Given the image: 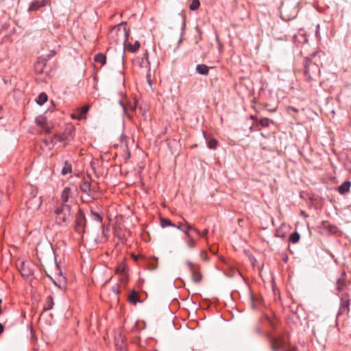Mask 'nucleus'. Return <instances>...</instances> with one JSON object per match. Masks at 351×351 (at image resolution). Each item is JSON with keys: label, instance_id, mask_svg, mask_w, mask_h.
Listing matches in <instances>:
<instances>
[{"label": "nucleus", "instance_id": "42", "mask_svg": "<svg viewBox=\"0 0 351 351\" xmlns=\"http://www.w3.org/2000/svg\"><path fill=\"white\" fill-rule=\"evenodd\" d=\"M291 108L292 109V110H293V111H294V112H298V110H297V109H295V108L291 107Z\"/></svg>", "mask_w": 351, "mask_h": 351}, {"label": "nucleus", "instance_id": "9", "mask_svg": "<svg viewBox=\"0 0 351 351\" xmlns=\"http://www.w3.org/2000/svg\"><path fill=\"white\" fill-rule=\"evenodd\" d=\"M114 343L117 349L119 351H127V343L125 336L119 332L114 337Z\"/></svg>", "mask_w": 351, "mask_h": 351}, {"label": "nucleus", "instance_id": "6", "mask_svg": "<svg viewBox=\"0 0 351 351\" xmlns=\"http://www.w3.org/2000/svg\"><path fill=\"white\" fill-rule=\"evenodd\" d=\"M350 295L348 293L345 292L340 295V306L338 311V315H347L350 311Z\"/></svg>", "mask_w": 351, "mask_h": 351}, {"label": "nucleus", "instance_id": "30", "mask_svg": "<svg viewBox=\"0 0 351 351\" xmlns=\"http://www.w3.org/2000/svg\"><path fill=\"white\" fill-rule=\"evenodd\" d=\"M90 215H91L92 219L93 220H95L97 222H99V223H101L102 221V217L97 212H95L91 210Z\"/></svg>", "mask_w": 351, "mask_h": 351}, {"label": "nucleus", "instance_id": "20", "mask_svg": "<svg viewBox=\"0 0 351 351\" xmlns=\"http://www.w3.org/2000/svg\"><path fill=\"white\" fill-rule=\"evenodd\" d=\"M71 172H72L71 164L67 160L64 161V166L61 170L62 175L65 176L69 173H71Z\"/></svg>", "mask_w": 351, "mask_h": 351}, {"label": "nucleus", "instance_id": "26", "mask_svg": "<svg viewBox=\"0 0 351 351\" xmlns=\"http://www.w3.org/2000/svg\"><path fill=\"white\" fill-rule=\"evenodd\" d=\"M95 61L96 62H99V63H101V65H104L106 62V57L104 54L103 53H97L95 56V58H94Z\"/></svg>", "mask_w": 351, "mask_h": 351}, {"label": "nucleus", "instance_id": "44", "mask_svg": "<svg viewBox=\"0 0 351 351\" xmlns=\"http://www.w3.org/2000/svg\"><path fill=\"white\" fill-rule=\"evenodd\" d=\"M60 141H62V138H59Z\"/></svg>", "mask_w": 351, "mask_h": 351}, {"label": "nucleus", "instance_id": "15", "mask_svg": "<svg viewBox=\"0 0 351 351\" xmlns=\"http://www.w3.org/2000/svg\"><path fill=\"white\" fill-rule=\"evenodd\" d=\"M36 123L40 126L43 130L48 133L51 131V125L47 123L45 117H39L36 119Z\"/></svg>", "mask_w": 351, "mask_h": 351}, {"label": "nucleus", "instance_id": "40", "mask_svg": "<svg viewBox=\"0 0 351 351\" xmlns=\"http://www.w3.org/2000/svg\"><path fill=\"white\" fill-rule=\"evenodd\" d=\"M4 329L3 326L0 323V334L3 332Z\"/></svg>", "mask_w": 351, "mask_h": 351}, {"label": "nucleus", "instance_id": "37", "mask_svg": "<svg viewBox=\"0 0 351 351\" xmlns=\"http://www.w3.org/2000/svg\"><path fill=\"white\" fill-rule=\"evenodd\" d=\"M40 3L42 7H45V5L49 3V0H42L41 1H40Z\"/></svg>", "mask_w": 351, "mask_h": 351}, {"label": "nucleus", "instance_id": "1", "mask_svg": "<svg viewBox=\"0 0 351 351\" xmlns=\"http://www.w3.org/2000/svg\"><path fill=\"white\" fill-rule=\"evenodd\" d=\"M318 53V51H315L305 58L304 75L305 80L308 82L316 80V77L320 74L318 64L319 61L316 59Z\"/></svg>", "mask_w": 351, "mask_h": 351}, {"label": "nucleus", "instance_id": "12", "mask_svg": "<svg viewBox=\"0 0 351 351\" xmlns=\"http://www.w3.org/2000/svg\"><path fill=\"white\" fill-rule=\"evenodd\" d=\"M86 218L84 215L80 211L76 216L75 230L78 233L84 232L85 227Z\"/></svg>", "mask_w": 351, "mask_h": 351}, {"label": "nucleus", "instance_id": "35", "mask_svg": "<svg viewBox=\"0 0 351 351\" xmlns=\"http://www.w3.org/2000/svg\"><path fill=\"white\" fill-rule=\"evenodd\" d=\"M208 234V229H204L202 232H200V234H197V235H199V237H206L207 235Z\"/></svg>", "mask_w": 351, "mask_h": 351}, {"label": "nucleus", "instance_id": "24", "mask_svg": "<svg viewBox=\"0 0 351 351\" xmlns=\"http://www.w3.org/2000/svg\"><path fill=\"white\" fill-rule=\"evenodd\" d=\"M185 243L188 247L193 249L196 246V241L192 235H189L185 239Z\"/></svg>", "mask_w": 351, "mask_h": 351}, {"label": "nucleus", "instance_id": "3", "mask_svg": "<svg viewBox=\"0 0 351 351\" xmlns=\"http://www.w3.org/2000/svg\"><path fill=\"white\" fill-rule=\"evenodd\" d=\"M80 188L82 192L86 195L85 197H82L84 202H90L98 198L96 188L91 184L88 179L84 178L80 184Z\"/></svg>", "mask_w": 351, "mask_h": 351}, {"label": "nucleus", "instance_id": "7", "mask_svg": "<svg viewBox=\"0 0 351 351\" xmlns=\"http://www.w3.org/2000/svg\"><path fill=\"white\" fill-rule=\"evenodd\" d=\"M269 342L272 351H280L285 346V340L281 336L269 337Z\"/></svg>", "mask_w": 351, "mask_h": 351}, {"label": "nucleus", "instance_id": "39", "mask_svg": "<svg viewBox=\"0 0 351 351\" xmlns=\"http://www.w3.org/2000/svg\"><path fill=\"white\" fill-rule=\"evenodd\" d=\"M112 290H113V291H114L116 294H118V293H119V291H119V286H118V285H117L116 287H114L112 288Z\"/></svg>", "mask_w": 351, "mask_h": 351}, {"label": "nucleus", "instance_id": "23", "mask_svg": "<svg viewBox=\"0 0 351 351\" xmlns=\"http://www.w3.org/2000/svg\"><path fill=\"white\" fill-rule=\"evenodd\" d=\"M128 301L133 304H136L137 302H141L138 297V294L135 291H132L129 294Z\"/></svg>", "mask_w": 351, "mask_h": 351}, {"label": "nucleus", "instance_id": "28", "mask_svg": "<svg viewBox=\"0 0 351 351\" xmlns=\"http://www.w3.org/2000/svg\"><path fill=\"white\" fill-rule=\"evenodd\" d=\"M160 226L162 228H166L167 226H176V224L173 223L169 219L162 217L160 218Z\"/></svg>", "mask_w": 351, "mask_h": 351}, {"label": "nucleus", "instance_id": "27", "mask_svg": "<svg viewBox=\"0 0 351 351\" xmlns=\"http://www.w3.org/2000/svg\"><path fill=\"white\" fill-rule=\"evenodd\" d=\"M47 94H45V93H41L40 94H39V95L37 97L36 101L38 105L42 106L47 101Z\"/></svg>", "mask_w": 351, "mask_h": 351}, {"label": "nucleus", "instance_id": "2", "mask_svg": "<svg viewBox=\"0 0 351 351\" xmlns=\"http://www.w3.org/2000/svg\"><path fill=\"white\" fill-rule=\"evenodd\" d=\"M128 34L126 29L119 25L118 27H113L110 30L108 38L111 43L125 46L128 40Z\"/></svg>", "mask_w": 351, "mask_h": 351}, {"label": "nucleus", "instance_id": "14", "mask_svg": "<svg viewBox=\"0 0 351 351\" xmlns=\"http://www.w3.org/2000/svg\"><path fill=\"white\" fill-rule=\"evenodd\" d=\"M89 110V106H85L80 108H78L75 112L71 114V117L73 119H85L86 114Z\"/></svg>", "mask_w": 351, "mask_h": 351}, {"label": "nucleus", "instance_id": "18", "mask_svg": "<svg viewBox=\"0 0 351 351\" xmlns=\"http://www.w3.org/2000/svg\"><path fill=\"white\" fill-rule=\"evenodd\" d=\"M350 186L351 183L350 181H345L338 187V192L340 194L343 195L349 191Z\"/></svg>", "mask_w": 351, "mask_h": 351}, {"label": "nucleus", "instance_id": "17", "mask_svg": "<svg viewBox=\"0 0 351 351\" xmlns=\"http://www.w3.org/2000/svg\"><path fill=\"white\" fill-rule=\"evenodd\" d=\"M190 230H193L196 234H200V231L198 229L195 228L193 226L190 225L188 222H186L182 230V232L184 233L186 237H189V235H191V234L189 232Z\"/></svg>", "mask_w": 351, "mask_h": 351}, {"label": "nucleus", "instance_id": "32", "mask_svg": "<svg viewBox=\"0 0 351 351\" xmlns=\"http://www.w3.org/2000/svg\"><path fill=\"white\" fill-rule=\"evenodd\" d=\"M200 5V3L199 0H192V2L189 5V9L191 10H196Z\"/></svg>", "mask_w": 351, "mask_h": 351}, {"label": "nucleus", "instance_id": "31", "mask_svg": "<svg viewBox=\"0 0 351 351\" xmlns=\"http://www.w3.org/2000/svg\"><path fill=\"white\" fill-rule=\"evenodd\" d=\"M128 47L130 51L135 52L139 49L140 43L138 41H136L133 45L129 44Z\"/></svg>", "mask_w": 351, "mask_h": 351}, {"label": "nucleus", "instance_id": "5", "mask_svg": "<svg viewBox=\"0 0 351 351\" xmlns=\"http://www.w3.org/2000/svg\"><path fill=\"white\" fill-rule=\"evenodd\" d=\"M30 192V197L26 200L27 206L32 209H38L42 204L41 197L37 196V190L33 186L29 187Z\"/></svg>", "mask_w": 351, "mask_h": 351}, {"label": "nucleus", "instance_id": "22", "mask_svg": "<svg viewBox=\"0 0 351 351\" xmlns=\"http://www.w3.org/2000/svg\"><path fill=\"white\" fill-rule=\"evenodd\" d=\"M196 71L201 75H206L208 74L209 69L206 64H197Z\"/></svg>", "mask_w": 351, "mask_h": 351}, {"label": "nucleus", "instance_id": "33", "mask_svg": "<svg viewBox=\"0 0 351 351\" xmlns=\"http://www.w3.org/2000/svg\"><path fill=\"white\" fill-rule=\"evenodd\" d=\"M21 273L22 276H29L32 274L30 270H27L25 269L24 263H23V264H22V268L21 269Z\"/></svg>", "mask_w": 351, "mask_h": 351}, {"label": "nucleus", "instance_id": "36", "mask_svg": "<svg viewBox=\"0 0 351 351\" xmlns=\"http://www.w3.org/2000/svg\"><path fill=\"white\" fill-rule=\"evenodd\" d=\"M121 141L122 144H124L125 146H127V141L125 140V136L124 134H121Z\"/></svg>", "mask_w": 351, "mask_h": 351}, {"label": "nucleus", "instance_id": "11", "mask_svg": "<svg viewBox=\"0 0 351 351\" xmlns=\"http://www.w3.org/2000/svg\"><path fill=\"white\" fill-rule=\"evenodd\" d=\"M116 273L120 276V281L125 285L128 281V267L124 263L119 264L116 268Z\"/></svg>", "mask_w": 351, "mask_h": 351}, {"label": "nucleus", "instance_id": "43", "mask_svg": "<svg viewBox=\"0 0 351 351\" xmlns=\"http://www.w3.org/2000/svg\"><path fill=\"white\" fill-rule=\"evenodd\" d=\"M148 83L150 86L152 85V82L150 80H148Z\"/></svg>", "mask_w": 351, "mask_h": 351}, {"label": "nucleus", "instance_id": "10", "mask_svg": "<svg viewBox=\"0 0 351 351\" xmlns=\"http://www.w3.org/2000/svg\"><path fill=\"white\" fill-rule=\"evenodd\" d=\"M74 199V192L71 187H65L61 195V204H69Z\"/></svg>", "mask_w": 351, "mask_h": 351}, {"label": "nucleus", "instance_id": "21", "mask_svg": "<svg viewBox=\"0 0 351 351\" xmlns=\"http://www.w3.org/2000/svg\"><path fill=\"white\" fill-rule=\"evenodd\" d=\"M53 307V299L51 295H49L46 298L45 303L44 304L43 310L49 311L52 309Z\"/></svg>", "mask_w": 351, "mask_h": 351}, {"label": "nucleus", "instance_id": "8", "mask_svg": "<svg viewBox=\"0 0 351 351\" xmlns=\"http://www.w3.org/2000/svg\"><path fill=\"white\" fill-rule=\"evenodd\" d=\"M186 264L189 267L190 272L191 273L192 279L195 282H199L202 280V274L199 271V267L197 265L193 263L188 261Z\"/></svg>", "mask_w": 351, "mask_h": 351}, {"label": "nucleus", "instance_id": "41", "mask_svg": "<svg viewBox=\"0 0 351 351\" xmlns=\"http://www.w3.org/2000/svg\"><path fill=\"white\" fill-rule=\"evenodd\" d=\"M319 25H317V30H316V33H315L316 34V36H317L318 34H319Z\"/></svg>", "mask_w": 351, "mask_h": 351}, {"label": "nucleus", "instance_id": "29", "mask_svg": "<svg viewBox=\"0 0 351 351\" xmlns=\"http://www.w3.org/2000/svg\"><path fill=\"white\" fill-rule=\"evenodd\" d=\"M300 236L298 232H292L289 237V241L293 243H296L299 241Z\"/></svg>", "mask_w": 351, "mask_h": 351}, {"label": "nucleus", "instance_id": "25", "mask_svg": "<svg viewBox=\"0 0 351 351\" xmlns=\"http://www.w3.org/2000/svg\"><path fill=\"white\" fill-rule=\"evenodd\" d=\"M40 8H43V7L40 5V1H37V0H34L30 3L29 8H28V11H29V12L36 11L38 9H40Z\"/></svg>", "mask_w": 351, "mask_h": 351}, {"label": "nucleus", "instance_id": "4", "mask_svg": "<svg viewBox=\"0 0 351 351\" xmlns=\"http://www.w3.org/2000/svg\"><path fill=\"white\" fill-rule=\"evenodd\" d=\"M55 213L58 223H67L71 217V205L69 204H61L56 208Z\"/></svg>", "mask_w": 351, "mask_h": 351}, {"label": "nucleus", "instance_id": "19", "mask_svg": "<svg viewBox=\"0 0 351 351\" xmlns=\"http://www.w3.org/2000/svg\"><path fill=\"white\" fill-rule=\"evenodd\" d=\"M204 134V138L206 139L207 141V145L208 147L210 148V149H217V145H218V142L214 138H208L206 136V134L205 132H203Z\"/></svg>", "mask_w": 351, "mask_h": 351}, {"label": "nucleus", "instance_id": "38", "mask_svg": "<svg viewBox=\"0 0 351 351\" xmlns=\"http://www.w3.org/2000/svg\"><path fill=\"white\" fill-rule=\"evenodd\" d=\"M175 227L181 231H182L184 228V226L181 223H178Z\"/></svg>", "mask_w": 351, "mask_h": 351}, {"label": "nucleus", "instance_id": "34", "mask_svg": "<svg viewBox=\"0 0 351 351\" xmlns=\"http://www.w3.org/2000/svg\"><path fill=\"white\" fill-rule=\"evenodd\" d=\"M270 119L267 118H264L260 120L259 123L262 127L266 128L268 127L270 124Z\"/></svg>", "mask_w": 351, "mask_h": 351}, {"label": "nucleus", "instance_id": "16", "mask_svg": "<svg viewBox=\"0 0 351 351\" xmlns=\"http://www.w3.org/2000/svg\"><path fill=\"white\" fill-rule=\"evenodd\" d=\"M119 104L122 106L124 114L127 115L129 118H131V115L129 113L128 110H134L136 109V106L131 104H125L123 100L119 101Z\"/></svg>", "mask_w": 351, "mask_h": 351}, {"label": "nucleus", "instance_id": "13", "mask_svg": "<svg viewBox=\"0 0 351 351\" xmlns=\"http://www.w3.org/2000/svg\"><path fill=\"white\" fill-rule=\"evenodd\" d=\"M336 287L338 295L346 292L345 290L347 287V281L345 272H342L341 276L337 280Z\"/></svg>", "mask_w": 351, "mask_h": 351}]
</instances>
